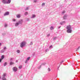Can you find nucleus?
I'll use <instances>...</instances> for the list:
<instances>
[{
  "instance_id": "1",
  "label": "nucleus",
  "mask_w": 80,
  "mask_h": 80,
  "mask_svg": "<svg viewBox=\"0 0 80 80\" xmlns=\"http://www.w3.org/2000/svg\"><path fill=\"white\" fill-rule=\"evenodd\" d=\"M6 77H7V74L6 73H4L2 75V80H7Z\"/></svg>"
},
{
  "instance_id": "2",
  "label": "nucleus",
  "mask_w": 80,
  "mask_h": 80,
  "mask_svg": "<svg viewBox=\"0 0 80 80\" xmlns=\"http://www.w3.org/2000/svg\"><path fill=\"white\" fill-rule=\"evenodd\" d=\"M26 45V42H21L20 44V47L21 48H23L24 46H25Z\"/></svg>"
},
{
  "instance_id": "3",
  "label": "nucleus",
  "mask_w": 80,
  "mask_h": 80,
  "mask_svg": "<svg viewBox=\"0 0 80 80\" xmlns=\"http://www.w3.org/2000/svg\"><path fill=\"white\" fill-rule=\"evenodd\" d=\"M18 69V68H17V67H14L12 68V70L14 72H16L17 71Z\"/></svg>"
},
{
  "instance_id": "4",
  "label": "nucleus",
  "mask_w": 80,
  "mask_h": 80,
  "mask_svg": "<svg viewBox=\"0 0 80 80\" xmlns=\"http://www.w3.org/2000/svg\"><path fill=\"white\" fill-rule=\"evenodd\" d=\"M66 29H72V26H71V25H69L68 26H67L66 27Z\"/></svg>"
},
{
  "instance_id": "5",
  "label": "nucleus",
  "mask_w": 80,
  "mask_h": 80,
  "mask_svg": "<svg viewBox=\"0 0 80 80\" xmlns=\"http://www.w3.org/2000/svg\"><path fill=\"white\" fill-rule=\"evenodd\" d=\"M2 3L4 4H7V0H2Z\"/></svg>"
},
{
  "instance_id": "6",
  "label": "nucleus",
  "mask_w": 80,
  "mask_h": 80,
  "mask_svg": "<svg viewBox=\"0 0 80 80\" xmlns=\"http://www.w3.org/2000/svg\"><path fill=\"white\" fill-rule=\"evenodd\" d=\"M72 29H67V33H72Z\"/></svg>"
},
{
  "instance_id": "7",
  "label": "nucleus",
  "mask_w": 80,
  "mask_h": 80,
  "mask_svg": "<svg viewBox=\"0 0 80 80\" xmlns=\"http://www.w3.org/2000/svg\"><path fill=\"white\" fill-rule=\"evenodd\" d=\"M9 15V12H6L4 14V16H7V15Z\"/></svg>"
},
{
  "instance_id": "8",
  "label": "nucleus",
  "mask_w": 80,
  "mask_h": 80,
  "mask_svg": "<svg viewBox=\"0 0 80 80\" xmlns=\"http://www.w3.org/2000/svg\"><path fill=\"white\" fill-rule=\"evenodd\" d=\"M23 20L21 19L19 20V21L18 22L19 24H22V23H23Z\"/></svg>"
},
{
  "instance_id": "9",
  "label": "nucleus",
  "mask_w": 80,
  "mask_h": 80,
  "mask_svg": "<svg viewBox=\"0 0 80 80\" xmlns=\"http://www.w3.org/2000/svg\"><path fill=\"white\" fill-rule=\"evenodd\" d=\"M36 17V15L35 14H32V17H31V18H34Z\"/></svg>"
},
{
  "instance_id": "10",
  "label": "nucleus",
  "mask_w": 80,
  "mask_h": 80,
  "mask_svg": "<svg viewBox=\"0 0 80 80\" xmlns=\"http://www.w3.org/2000/svg\"><path fill=\"white\" fill-rule=\"evenodd\" d=\"M11 0H8V1H7V4H10L11 3Z\"/></svg>"
},
{
  "instance_id": "11",
  "label": "nucleus",
  "mask_w": 80,
  "mask_h": 80,
  "mask_svg": "<svg viewBox=\"0 0 80 80\" xmlns=\"http://www.w3.org/2000/svg\"><path fill=\"white\" fill-rule=\"evenodd\" d=\"M16 17L18 18H20L21 15L20 14H17L16 15Z\"/></svg>"
},
{
  "instance_id": "12",
  "label": "nucleus",
  "mask_w": 80,
  "mask_h": 80,
  "mask_svg": "<svg viewBox=\"0 0 80 80\" xmlns=\"http://www.w3.org/2000/svg\"><path fill=\"white\" fill-rule=\"evenodd\" d=\"M67 15H65L64 17H63V18L64 20H65V19H66L67 18Z\"/></svg>"
},
{
  "instance_id": "13",
  "label": "nucleus",
  "mask_w": 80,
  "mask_h": 80,
  "mask_svg": "<svg viewBox=\"0 0 80 80\" xmlns=\"http://www.w3.org/2000/svg\"><path fill=\"white\" fill-rule=\"evenodd\" d=\"M14 62H10V63L9 64L10 65H14Z\"/></svg>"
},
{
  "instance_id": "14",
  "label": "nucleus",
  "mask_w": 80,
  "mask_h": 80,
  "mask_svg": "<svg viewBox=\"0 0 80 80\" xmlns=\"http://www.w3.org/2000/svg\"><path fill=\"white\" fill-rule=\"evenodd\" d=\"M18 25H19V23L18 22L16 23L15 24V26L17 27V26H18Z\"/></svg>"
},
{
  "instance_id": "15",
  "label": "nucleus",
  "mask_w": 80,
  "mask_h": 80,
  "mask_svg": "<svg viewBox=\"0 0 80 80\" xmlns=\"http://www.w3.org/2000/svg\"><path fill=\"white\" fill-rule=\"evenodd\" d=\"M64 23H65V21L63 22H60V24L61 25H63V24Z\"/></svg>"
},
{
  "instance_id": "16",
  "label": "nucleus",
  "mask_w": 80,
  "mask_h": 80,
  "mask_svg": "<svg viewBox=\"0 0 80 80\" xmlns=\"http://www.w3.org/2000/svg\"><path fill=\"white\" fill-rule=\"evenodd\" d=\"M4 56L3 55H2L1 56V59L2 60H3V58H4Z\"/></svg>"
},
{
  "instance_id": "17",
  "label": "nucleus",
  "mask_w": 80,
  "mask_h": 80,
  "mask_svg": "<svg viewBox=\"0 0 80 80\" xmlns=\"http://www.w3.org/2000/svg\"><path fill=\"white\" fill-rule=\"evenodd\" d=\"M33 45V42L32 41H31L30 43V45Z\"/></svg>"
},
{
  "instance_id": "18",
  "label": "nucleus",
  "mask_w": 80,
  "mask_h": 80,
  "mask_svg": "<svg viewBox=\"0 0 80 80\" xmlns=\"http://www.w3.org/2000/svg\"><path fill=\"white\" fill-rule=\"evenodd\" d=\"M30 57H28L27 58L26 60H28H28H30Z\"/></svg>"
},
{
  "instance_id": "19",
  "label": "nucleus",
  "mask_w": 80,
  "mask_h": 80,
  "mask_svg": "<svg viewBox=\"0 0 80 80\" xmlns=\"http://www.w3.org/2000/svg\"><path fill=\"white\" fill-rule=\"evenodd\" d=\"M65 13V11H63L62 12V15H63V14H64Z\"/></svg>"
},
{
  "instance_id": "20",
  "label": "nucleus",
  "mask_w": 80,
  "mask_h": 80,
  "mask_svg": "<svg viewBox=\"0 0 80 80\" xmlns=\"http://www.w3.org/2000/svg\"><path fill=\"white\" fill-rule=\"evenodd\" d=\"M53 28H53V27H51L50 28V30H53Z\"/></svg>"
},
{
  "instance_id": "21",
  "label": "nucleus",
  "mask_w": 80,
  "mask_h": 80,
  "mask_svg": "<svg viewBox=\"0 0 80 80\" xmlns=\"http://www.w3.org/2000/svg\"><path fill=\"white\" fill-rule=\"evenodd\" d=\"M45 65V63H42L41 64V67H42V66H43V65Z\"/></svg>"
},
{
  "instance_id": "22",
  "label": "nucleus",
  "mask_w": 80,
  "mask_h": 80,
  "mask_svg": "<svg viewBox=\"0 0 80 80\" xmlns=\"http://www.w3.org/2000/svg\"><path fill=\"white\" fill-rule=\"evenodd\" d=\"M24 15H28V12H25L24 13Z\"/></svg>"
},
{
  "instance_id": "23",
  "label": "nucleus",
  "mask_w": 80,
  "mask_h": 80,
  "mask_svg": "<svg viewBox=\"0 0 80 80\" xmlns=\"http://www.w3.org/2000/svg\"><path fill=\"white\" fill-rule=\"evenodd\" d=\"M17 52H18V53H20V51L19 50H18L17 51Z\"/></svg>"
},
{
  "instance_id": "24",
  "label": "nucleus",
  "mask_w": 80,
  "mask_h": 80,
  "mask_svg": "<svg viewBox=\"0 0 80 80\" xmlns=\"http://www.w3.org/2000/svg\"><path fill=\"white\" fill-rule=\"evenodd\" d=\"M1 53H3L4 52V50L3 49L1 50Z\"/></svg>"
},
{
  "instance_id": "25",
  "label": "nucleus",
  "mask_w": 80,
  "mask_h": 80,
  "mask_svg": "<svg viewBox=\"0 0 80 80\" xmlns=\"http://www.w3.org/2000/svg\"><path fill=\"white\" fill-rule=\"evenodd\" d=\"M22 67V66H20L19 67V68L20 69H21Z\"/></svg>"
},
{
  "instance_id": "26",
  "label": "nucleus",
  "mask_w": 80,
  "mask_h": 80,
  "mask_svg": "<svg viewBox=\"0 0 80 80\" xmlns=\"http://www.w3.org/2000/svg\"><path fill=\"white\" fill-rule=\"evenodd\" d=\"M7 65V62H5L4 64V66H5Z\"/></svg>"
},
{
  "instance_id": "27",
  "label": "nucleus",
  "mask_w": 80,
  "mask_h": 80,
  "mask_svg": "<svg viewBox=\"0 0 80 80\" xmlns=\"http://www.w3.org/2000/svg\"><path fill=\"white\" fill-rule=\"evenodd\" d=\"M4 27H7V24H4Z\"/></svg>"
},
{
  "instance_id": "28",
  "label": "nucleus",
  "mask_w": 80,
  "mask_h": 80,
  "mask_svg": "<svg viewBox=\"0 0 80 80\" xmlns=\"http://www.w3.org/2000/svg\"><path fill=\"white\" fill-rule=\"evenodd\" d=\"M37 2V0H34V3H36Z\"/></svg>"
},
{
  "instance_id": "29",
  "label": "nucleus",
  "mask_w": 80,
  "mask_h": 80,
  "mask_svg": "<svg viewBox=\"0 0 80 80\" xmlns=\"http://www.w3.org/2000/svg\"><path fill=\"white\" fill-rule=\"evenodd\" d=\"M28 10V8L27 7L26 8V9H25V10Z\"/></svg>"
},
{
  "instance_id": "30",
  "label": "nucleus",
  "mask_w": 80,
  "mask_h": 80,
  "mask_svg": "<svg viewBox=\"0 0 80 80\" xmlns=\"http://www.w3.org/2000/svg\"><path fill=\"white\" fill-rule=\"evenodd\" d=\"M42 6H44L45 5V3H43L42 4Z\"/></svg>"
},
{
  "instance_id": "31",
  "label": "nucleus",
  "mask_w": 80,
  "mask_h": 80,
  "mask_svg": "<svg viewBox=\"0 0 80 80\" xmlns=\"http://www.w3.org/2000/svg\"><path fill=\"white\" fill-rule=\"evenodd\" d=\"M48 72H50V68H48Z\"/></svg>"
},
{
  "instance_id": "32",
  "label": "nucleus",
  "mask_w": 80,
  "mask_h": 80,
  "mask_svg": "<svg viewBox=\"0 0 80 80\" xmlns=\"http://www.w3.org/2000/svg\"><path fill=\"white\" fill-rule=\"evenodd\" d=\"M13 22H15L16 21V20L15 19H12Z\"/></svg>"
},
{
  "instance_id": "33",
  "label": "nucleus",
  "mask_w": 80,
  "mask_h": 80,
  "mask_svg": "<svg viewBox=\"0 0 80 80\" xmlns=\"http://www.w3.org/2000/svg\"><path fill=\"white\" fill-rule=\"evenodd\" d=\"M27 62H28V60H27L25 62V63H27Z\"/></svg>"
},
{
  "instance_id": "34",
  "label": "nucleus",
  "mask_w": 80,
  "mask_h": 80,
  "mask_svg": "<svg viewBox=\"0 0 80 80\" xmlns=\"http://www.w3.org/2000/svg\"><path fill=\"white\" fill-rule=\"evenodd\" d=\"M38 69H40V66H39V67H38Z\"/></svg>"
},
{
  "instance_id": "35",
  "label": "nucleus",
  "mask_w": 80,
  "mask_h": 80,
  "mask_svg": "<svg viewBox=\"0 0 80 80\" xmlns=\"http://www.w3.org/2000/svg\"><path fill=\"white\" fill-rule=\"evenodd\" d=\"M7 48H6V47H4L3 49L4 50H6V49Z\"/></svg>"
},
{
  "instance_id": "36",
  "label": "nucleus",
  "mask_w": 80,
  "mask_h": 80,
  "mask_svg": "<svg viewBox=\"0 0 80 80\" xmlns=\"http://www.w3.org/2000/svg\"><path fill=\"white\" fill-rule=\"evenodd\" d=\"M27 21L28 22V21H29V18H27Z\"/></svg>"
},
{
  "instance_id": "37",
  "label": "nucleus",
  "mask_w": 80,
  "mask_h": 80,
  "mask_svg": "<svg viewBox=\"0 0 80 80\" xmlns=\"http://www.w3.org/2000/svg\"><path fill=\"white\" fill-rule=\"evenodd\" d=\"M35 52L33 53L32 54L33 56H34V55H35Z\"/></svg>"
},
{
  "instance_id": "38",
  "label": "nucleus",
  "mask_w": 80,
  "mask_h": 80,
  "mask_svg": "<svg viewBox=\"0 0 80 80\" xmlns=\"http://www.w3.org/2000/svg\"><path fill=\"white\" fill-rule=\"evenodd\" d=\"M57 38V37H54V40H55V39H56Z\"/></svg>"
},
{
  "instance_id": "39",
  "label": "nucleus",
  "mask_w": 80,
  "mask_h": 80,
  "mask_svg": "<svg viewBox=\"0 0 80 80\" xmlns=\"http://www.w3.org/2000/svg\"><path fill=\"white\" fill-rule=\"evenodd\" d=\"M2 59H0V62H2Z\"/></svg>"
},
{
  "instance_id": "40",
  "label": "nucleus",
  "mask_w": 80,
  "mask_h": 80,
  "mask_svg": "<svg viewBox=\"0 0 80 80\" xmlns=\"http://www.w3.org/2000/svg\"><path fill=\"white\" fill-rule=\"evenodd\" d=\"M12 58H11L10 59V61H12Z\"/></svg>"
},
{
  "instance_id": "41",
  "label": "nucleus",
  "mask_w": 80,
  "mask_h": 80,
  "mask_svg": "<svg viewBox=\"0 0 80 80\" xmlns=\"http://www.w3.org/2000/svg\"><path fill=\"white\" fill-rule=\"evenodd\" d=\"M1 45H2V43H0V47L1 46Z\"/></svg>"
},
{
  "instance_id": "42",
  "label": "nucleus",
  "mask_w": 80,
  "mask_h": 80,
  "mask_svg": "<svg viewBox=\"0 0 80 80\" xmlns=\"http://www.w3.org/2000/svg\"><path fill=\"white\" fill-rule=\"evenodd\" d=\"M18 62V60H17L16 61V62L17 63V62Z\"/></svg>"
},
{
  "instance_id": "43",
  "label": "nucleus",
  "mask_w": 80,
  "mask_h": 80,
  "mask_svg": "<svg viewBox=\"0 0 80 80\" xmlns=\"http://www.w3.org/2000/svg\"><path fill=\"white\" fill-rule=\"evenodd\" d=\"M5 34H2V35H5Z\"/></svg>"
},
{
  "instance_id": "44",
  "label": "nucleus",
  "mask_w": 80,
  "mask_h": 80,
  "mask_svg": "<svg viewBox=\"0 0 80 80\" xmlns=\"http://www.w3.org/2000/svg\"><path fill=\"white\" fill-rule=\"evenodd\" d=\"M49 36H50V34L48 35V37H49Z\"/></svg>"
},
{
  "instance_id": "45",
  "label": "nucleus",
  "mask_w": 80,
  "mask_h": 80,
  "mask_svg": "<svg viewBox=\"0 0 80 80\" xmlns=\"http://www.w3.org/2000/svg\"><path fill=\"white\" fill-rule=\"evenodd\" d=\"M52 47V46H51L50 47V48H51V47Z\"/></svg>"
},
{
  "instance_id": "46",
  "label": "nucleus",
  "mask_w": 80,
  "mask_h": 80,
  "mask_svg": "<svg viewBox=\"0 0 80 80\" xmlns=\"http://www.w3.org/2000/svg\"><path fill=\"white\" fill-rule=\"evenodd\" d=\"M78 49L80 48V47H79L78 48Z\"/></svg>"
},
{
  "instance_id": "47",
  "label": "nucleus",
  "mask_w": 80,
  "mask_h": 80,
  "mask_svg": "<svg viewBox=\"0 0 80 80\" xmlns=\"http://www.w3.org/2000/svg\"><path fill=\"white\" fill-rule=\"evenodd\" d=\"M0 79H1V77H0Z\"/></svg>"
},
{
  "instance_id": "48",
  "label": "nucleus",
  "mask_w": 80,
  "mask_h": 80,
  "mask_svg": "<svg viewBox=\"0 0 80 80\" xmlns=\"http://www.w3.org/2000/svg\"><path fill=\"white\" fill-rule=\"evenodd\" d=\"M60 27H59V28H60Z\"/></svg>"
},
{
  "instance_id": "49",
  "label": "nucleus",
  "mask_w": 80,
  "mask_h": 80,
  "mask_svg": "<svg viewBox=\"0 0 80 80\" xmlns=\"http://www.w3.org/2000/svg\"><path fill=\"white\" fill-rule=\"evenodd\" d=\"M0 13H1V12L0 11Z\"/></svg>"
}]
</instances>
